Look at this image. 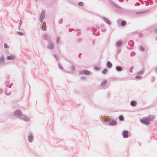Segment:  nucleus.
Listing matches in <instances>:
<instances>
[{
	"label": "nucleus",
	"mask_w": 157,
	"mask_h": 157,
	"mask_svg": "<svg viewBox=\"0 0 157 157\" xmlns=\"http://www.w3.org/2000/svg\"><path fill=\"white\" fill-rule=\"evenodd\" d=\"M107 82L106 80H105L102 81L100 85L102 87H104L106 84Z\"/></svg>",
	"instance_id": "obj_16"
},
{
	"label": "nucleus",
	"mask_w": 157,
	"mask_h": 157,
	"mask_svg": "<svg viewBox=\"0 0 157 157\" xmlns=\"http://www.w3.org/2000/svg\"><path fill=\"white\" fill-rule=\"evenodd\" d=\"M122 135L124 138H127L129 137L128 131L124 130L122 132Z\"/></svg>",
	"instance_id": "obj_6"
},
{
	"label": "nucleus",
	"mask_w": 157,
	"mask_h": 157,
	"mask_svg": "<svg viewBox=\"0 0 157 157\" xmlns=\"http://www.w3.org/2000/svg\"><path fill=\"white\" fill-rule=\"evenodd\" d=\"M151 80H152V81L153 82L154 81V80H155L154 78L153 77H152V78H151Z\"/></svg>",
	"instance_id": "obj_50"
},
{
	"label": "nucleus",
	"mask_w": 157,
	"mask_h": 157,
	"mask_svg": "<svg viewBox=\"0 0 157 157\" xmlns=\"http://www.w3.org/2000/svg\"><path fill=\"white\" fill-rule=\"evenodd\" d=\"M81 30L79 29H77L75 30V32L77 33V35L79 36L81 34Z\"/></svg>",
	"instance_id": "obj_23"
},
{
	"label": "nucleus",
	"mask_w": 157,
	"mask_h": 157,
	"mask_svg": "<svg viewBox=\"0 0 157 157\" xmlns=\"http://www.w3.org/2000/svg\"><path fill=\"white\" fill-rule=\"evenodd\" d=\"M139 49L140 51L142 50L143 52L145 50V48L142 46H140V48Z\"/></svg>",
	"instance_id": "obj_30"
},
{
	"label": "nucleus",
	"mask_w": 157,
	"mask_h": 157,
	"mask_svg": "<svg viewBox=\"0 0 157 157\" xmlns=\"http://www.w3.org/2000/svg\"><path fill=\"white\" fill-rule=\"evenodd\" d=\"M4 60V57L3 55H2L0 57V63H3Z\"/></svg>",
	"instance_id": "obj_15"
},
{
	"label": "nucleus",
	"mask_w": 157,
	"mask_h": 157,
	"mask_svg": "<svg viewBox=\"0 0 157 157\" xmlns=\"http://www.w3.org/2000/svg\"><path fill=\"white\" fill-rule=\"evenodd\" d=\"M15 56L14 55H10L6 57V59L8 60L14 59Z\"/></svg>",
	"instance_id": "obj_13"
},
{
	"label": "nucleus",
	"mask_w": 157,
	"mask_h": 157,
	"mask_svg": "<svg viewBox=\"0 0 157 157\" xmlns=\"http://www.w3.org/2000/svg\"><path fill=\"white\" fill-rule=\"evenodd\" d=\"M121 20V19H118L117 21V24H119L120 21Z\"/></svg>",
	"instance_id": "obj_45"
},
{
	"label": "nucleus",
	"mask_w": 157,
	"mask_h": 157,
	"mask_svg": "<svg viewBox=\"0 0 157 157\" xmlns=\"http://www.w3.org/2000/svg\"><path fill=\"white\" fill-rule=\"evenodd\" d=\"M121 51V49L120 48H119L117 51V53L118 54H119Z\"/></svg>",
	"instance_id": "obj_35"
},
{
	"label": "nucleus",
	"mask_w": 157,
	"mask_h": 157,
	"mask_svg": "<svg viewBox=\"0 0 157 157\" xmlns=\"http://www.w3.org/2000/svg\"><path fill=\"white\" fill-rule=\"evenodd\" d=\"M103 20L107 24L109 25H111V22L107 18L103 17L102 18Z\"/></svg>",
	"instance_id": "obj_8"
},
{
	"label": "nucleus",
	"mask_w": 157,
	"mask_h": 157,
	"mask_svg": "<svg viewBox=\"0 0 157 157\" xmlns=\"http://www.w3.org/2000/svg\"><path fill=\"white\" fill-rule=\"evenodd\" d=\"M22 113L20 110H17L15 111L13 113V115L16 117H18L20 118L21 116L22 115Z\"/></svg>",
	"instance_id": "obj_5"
},
{
	"label": "nucleus",
	"mask_w": 157,
	"mask_h": 157,
	"mask_svg": "<svg viewBox=\"0 0 157 157\" xmlns=\"http://www.w3.org/2000/svg\"><path fill=\"white\" fill-rule=\"evenodd\" d=\"M44 37L45 39V40H48V41L49 40L48 39V36L47 34H44Z\"/></svg>",
	"instance_id": "obj_21"
},
{
	"label": "nucleus",
	"mask_w": 157,
	"mask_h": 157,
	"mask_svg": "<svg viewBox=\"0 0 157 157\" xmlns=\"http://www.w3.org/2000/svg\"><path fill=\"white\" fill-rule=\"evenodd\" d=\"M54 56L56 59L57 60H58L59 59V58L58 57L57 55L56 54H54Z\"/></svg>",
	"instance_id": "obj_28"
},
{
	"label": "nucleus",
	"mask_w": 157,
	"mask_h": 157,
	"mask_svg": "<svg viewBox=\"0 0 157 157\" xmlns=\"http://www.w3.org/2000/svg\"><path fill=\"white\" fill-rule=\"evenodd\" d=\"M5 92V94L7 95H9L10 94L11 92L10 91L7 90Z\"/></svg>",
	"instance_id": "obj_24"
},
{
	"label": "nucleus",
	"mask_w": 157,
	"mask_h": 157,
	"mask_svg": "<svg viewBox=\"0 0 157 157\" xmlns=\"http://www.w3.org/2000/svg\"><path fill=\"white\" fill-rule=\"evenodd\" d=\"M141 77L139 75H136L135 76V78L136 79H140L141 78Z\"/></svg>",
	"instance_id": "obj_39"
},
{
	"label": "nucleus",
	"mask_w": 157,
	"mask_h": 157,
	"mask_svg": "<svg viewBox=\"0 0 157 157\" xmlns=\"http://www.w3.org/2000/svg\"><path fill=\"white\" fill-rule=\"evenodd\" d=\"M79 73L80 75H90L91 72L87 70H84L79 71Z\"/></svg>",
	"instance_id": "obj_4"
},
{
	"label": "nucleus",
	"mask_w": 157,
	"mask_h": 157,
	"mask_svg": "<svg viewBox=\"0 0 157 157\" xmlns=\"http://www.w3.org/2000/svg\"><path fill=\"white\" fill-rule=\"evenodd\" d=\"M155 73L157 74V67L155 69Z\"/></svg>",
	"instance_id": "obj_52"
},
{
	"label": "nucleus",
	"mask_w": 157,
	"mask_h": 157,
	"mask_svg": "<svg viewBox=\"0 0 157 157\" xmlns=\"http://www.w3.org/2000/svg\"><path fill=\"white\" fill-rule=\"evenodd\" d=\"M22 23V21L21 20V19H20L19 25H21Z\"/></svg>",
	"instance_id": "obj_46"
},
{
	"label": "nucleus",
	"mask_w": 157,
	"mask_h": 157,
	"mask_svg": "<svg viewBox=\"0 0 157 157\" xmlns=\"http://www.w3.org/2000/svg\"><path fill=\"white\" fill-rule=\"evenodd\" d=\"M21 26V25H19L18 27V29L19 30H20V28Z\"/></svg>",
	"instance_id": "obj_47"
},
{
	"label": "nucleus",
	"mask_w": 157,
	"mask_h": 157,
	"mask_svg": "<svg viewBox=\"0 0 157 157\" xmlns=\"http://www.w3.org/2000/svg\"><path fill=\"white\" fill-rule=\"evenodd\" d=\"M126 47L128 49H129V48L127 46H126Z\"/></svg>",
	"instance_id": "obj_58"
},
{
	"label": "nucleus",
	"mask_w": 157,
	"mask_h": 157,
	"mask_svg": "<svg viewBox=\"0 0 157 157\" xmlns=\"http://www.w3.org/2000/svg\"><path fill=\"white\" fill-rule=\"evenodd\" d=\"M4 47L5 48H9V46L6 43H5L4 44Z\"/></svg>",
	"instance_id": "obj_33"
},
{
	"label": "nucleus",
	"mask_w": 157,
	"mask_h": 157,
	"mask_svg": "<svg viewBox=\"0 0 157 157\" xmlns=\"http://www.w3.org/2000/svg\"><path fill=\"white\" fill-rule=\"evenodd\" d=\"M154 31H155V32H156V33H157V28H155V29H154Z\"/></svg>",
	"instance_id": "obj_49"
},
{
	"label": "nucleus",
	"mask_w": 157,
	"mask_h": 157,
	"mask_svg": "<svg viewBox=\"0 0 157 157\" xmlns=\"http://www.w3.org/2000/svg\"><path fill=\"white\" fill-rule=\"evenodd\" d=\"M155 40L157 41V36L155 38Z\"/></svg>",
	"instance_id": "obj_57"
},
{
	"label": "nucleus",
	"mask_w": 157,
	"mask_h": 157,
	"mask_svg": "<svg viewBox=\"0 0 157 157\" xmlns=\"http://www.w3.org/2000/svg\"><path fill=\"white\" fill-rule=\"evenodd\" d=\"M117 123V122L116 121L113 119L109 123V124L111 126H114L116 125Z\"/></svg>",
	"instance_id": "obj_10"
},
{
	"label": "nucleus",
	"mask_w": 157,
	"mask_h": 157,
	"mask_svg": "<svg viewBox=\"0 0 157 157\" xmlns=\"http://www.w3.org/2000/svg\"><path fill=\"white\" fill-rule=\"evenodd\" d=\"M45 16V11L43 10L40 15V21L41 22H42L44 21Z\"/></svg>",
	"instance_id": "obj_3"
},
{
	"label": "nucleus",
	"mask_w": 157,
	"mask_h": 157,
	"mask_svg": "<svg viewBox=\"0 0 157 157\" xmlns=\"http://www.w3.org/2000/svg\"><path fill=\"white\" fill-rule=\"evenodd\" d=\"M41 29L43 31H45L46 30V27H42Z\"/></svg>",
	"instance_id": "obj_38"
},
{
	"label": "nucleus",
	"mask_w": 157,
	"mask_h": 157,
	"mask_svg": "<svg viewBox=\"0 0 157 157\" xmlns=\"http://www.w3.org/2000/svg\"><path fill=\"white\" fill-rule=\"evenodd\" d=\"M128 45L129 46L132 47L134 45L133 41L132 40L129 41L128 42Z\"/></svg>",
	"instance_id": "obj_19"
},
{
	"label": "nucleus",
	"mask_w": 157,
	"mask_h": 157,
	"mask_svg": "<svg viewBox=\"0 0 157 157\" xmlns=\"http://www.w3.org/2000/svg\"><path fill=\"white\" fill-rule=\"evenodd\" d=\"M84 3L82 2H79L78 3V5L80 6H83Z\"/></svg>",
	"instance_id": "obj_29"
},
{
	"label": "nucleus",
	"mask_w": 157,
	"mask_h": 157,
	"mask_svg": "<svg viewBox=\"0 0 157 157\" xmlns=\"http://www.w3.org/2000/svg\"><path fill=\"white\" fill-rule=\"evenodd\" d=\"M97 31V29L96 28H94V29L93 31V34L95 35V36H97V34L96 33V32Z\"/></svg>",
	"instance_id": "obj_25"
},
{
	"label": "nucleus",
	"mask_w": 157,
	"mask_h": 157,
	"mask_svg": "<svg viewBox=\"0 0 157 157\" xmlns=\"http://www.w3.org/2000/svg\"><path fill=\"white\" fill-rule=\"evenodd\" d=\"M135 55V53L134 52H132L130 54V56H134Z\"/></svg>",
	"instance_id": "obj_41"
},
{
	"label": "nucleus",
	"mask_w": 157,
	"mask_h": 157,
	"mask_svg": "<svg viewBox=\"0 0 157 157\" xmlns=\"http://www.w3.org/2000/svg\"><path fill=\"white\" fill-rule=\"evenodd\" d=\"M17 33L18 34H19L20 36H22V35H23V34H24L23 33L21 32H17Z\"/></svg>",
	"instance_id": "obj_36"
},
{
	"label": "nucleus",
	"mask_w": 157,
	"mask_h": 157,
	"mask_svg": "<svg viewBox=\"0 0 157 157\" xmlns=\"http://www.w3.org/2000/svg\"><path fill=\"white\" fill-rule=\"evenodd\" d=\"M106 66L108 68H110L112 67L113 65L110 61H108L106 63Z\"/></svg>",
	"instance_id": "obj_12"
},
{
	"label": "nucleus",
	"mask_w": 157,
	"mask_h": 157,
	"mask_svg": "<svg viewBox=\"0 0 157 157\" xmlns=\"http://www.w3.org/2000/svg\"><path fill=\"white\" fill-rule=\"evenodd\" d=\"M28 140L29 142H32L33 140V136L32 134H30L29 136Z\"/></svg>",
	"instance_id": "obj_17"
},
{
	"label": "nucleus",
	"mask_w": 157,
	"mask_h": 157,
	"mask_svg": "<svg viewBox=\"0 0 157 157\" xmlns=\"http://www.w3.org/2000/svg\"><path fill=\"white\" fill-rule=\"evenodd\" d=\"M35 1L36 2L37 1V0H35Z\"/></svg>",
	"instance_id": "obj_61"
},
{
	"label": "nucleus",
	"mask_w": 157,
	"mask_h": 157,
	"mask_svg": "<svg viewBox=\"0 0 157 157\" xmlns=\"http://www.w3.org/2000/svg\"><path fill=\"white\" fill-rule=\"evenodd\" d=\"M12 84H13V83H11L10 84V87H9V88H10L11 86V85H12Z\"/></svg>",
	"instance_id": "obj_56"
},
{
	"label": "nucleus",
	"mask_w": 157,
	"mask_h": 157,
	"mask_svg": "<svg viewBox=\"0 0 157 157\" xmlns=\"http://www.w3.org/2000/svg\"><path fill=\"white\" fill-rule=\"evenodd\" d=\"M81 79L83 80H86V78L85 76H82L81 77Z\"/></svg>",
	"instance_id": "obj_40"
},
{
	"label": "nucleus",
	"mask_w": 157,
	"mask_h": 157,
	"mask_svg": "<svg viewBox=\"0 0 157 157\" xmlns=\"http://www.w3.org/2000/svg\"><path fill=\"white\" fill-rule=\"evenodd\" d=\"M126 24V22L125 21H122L121 22V25L122 26H124Z\"/></svg>",
	"instance_id": "obj_22"
},
{
	"label": "nucleus",
	"mask_w": 157,
	"mask_h": 157,
	"mask_svg": "<svg viewBox=\"0 0 157 157\" xmlns=\"http://www.w3.org/2000/svg\"><path fill=\"white\" fill-rule=\"evenodd\" d=\"M130 104L131 106H135L136 105L137 102L136 101H131Z\"/></svg>",
	"instance_id": "obj_14"
},
{
	"label": "nucleus",
	"mask_w": 157,
	"mask_h": 157,
	"mask_svg": "<svg viewBox=\"0 0 157 157\" xmlns=\"http://www.w3.org/2000/svg\"><path fill=\"white\" fill-rule=\"evenodd\" d=\"M68 30H69V32H71V29H69Z\"/></svg>",
	"instance_id": "obj_59"
},
{
	"label": "nucleus",
	"mask_w": 157,
	"mask_h": 157,
	"mask_svg": "<svg viewBox=\"0 0 157 157\" xmlns=\"http://www.w3.org/2000/svg\"><path fill=\"white\" fill-rule=\"evenodd\" d=\"M155 118V116L153 115H150L149 117H148V119L149 121H152Z\"/></svg>",
	"instance_id": "obj_20"
},
{
	"label": "nucleus",
	"mask_w": 157,
	"mask_h": 157,
	"mask_svg": "<svg viewBox=\"0 0 157 157\" xmlns=\"http://www.w3.org/2000/svg\"><path fill=\"white\" fill-rule=\"evenodd\" d=\"M20 118L25 121H29V118L28 117L25 115H23L22 114L20 117Z\"/></svg>",
	"instance_id": "obj_7"
},
{
	"label": "nucleus",
	"mask_w": 157,
	"mask_h": 157,
	"mask_svg": "<svg viewBox=\"0 0 157 157\" xmlns=\"http://www.w3.org/2000/svg\"><path fill=\"white\" fill-rule=\"evenodd\" d=\"M10 82H9L8 81H6L5 82V84L6 86L7 87H8L9 86V85L10 84Z\"/></svg>",
	"instance_id": "obj_26"
},
{
	"label": "nucleus",
	"mask_w": 157,
	"mask_h": 157,
	"mask_svg": "<svg viewBox=\"0 0 157 157\" xmlns=\"http://www.w3.org/2000/svg\"><path fill=\"white\" fill-rule=\"evenodd\" d=\"M81 54V53H79L78 55V57L79 58H81V57H80V55Z\"/></svg>",
	"instance_id": "obj_53"
},
{
	"label": "nucleus",
	"mask_w": 157,
	"mask_h": 157,
	"mask_svg": "<svg viewBox=\"0 0 157 157\" xmlns=\"http://www.w3.org/2000/svg\"><path fill=\"white\" fill-rule=\"evenodd\" d=\"M63 20L62 19H59L58 21V23L60 24H61L63 23Z\"/></svg>",
	"instance_id": "obj_32"
},
{
	"label": "nucleus",
	"mask_w": 157,
	"mask_h": 157,
	"mask_svg": "<svg viewBox=\"0 0 157 157\" xmlns=\"http://www.w3.org/2000/svg\"><path fill=\"white\" fill-rule=\"evenodd\" d=\"M116 70L118 72H120L122 71L123 68L121 66H117L115 68Z\"/></svg>",
	"instance_id": "obj_11"
},
{
	"label": "nucleus",
	"mask_w": 157,
	"mask_h": 157,
	"mask_svg": "<svg viewBox=\"0 0 157 157\" xmlns=\"http://www.w3.org/2000/svg\"><path fill=\"white\" fill-rule=\"evenodd\" d=\"M123 44V42L121 41H118L117 42L116 44V47L119 48Z\"/></svg>",
	"instance_id": "obj_9"
},
{
	"label": "nucleus",
	"mask_w": 157,
	"mask_h": 157,
	"mask_svg": "<svg viewBox=\"0 0 157 157\" xmlns=\"http://www.w3.org/2000/svg\"><path fill=\"white\" fill-rule=\"evenodd\" d=\"M144 70H142L140 71L137 73V74H138V75H141L144 73Z\"/></svg>",
	"instance_id": "obj_31"
},
{
	"label": "nucleus",
	"mask_w": 157,
	"mask_h": 157,
	"mask_svg": "<svg viewBox=\"0 0 157 157\" xmlns=\"http://www.w3.org/2000/svg\"><path fill=\"white\" fill-rule=\"evenodd\" d=\"M140 122L142 124L148 125L149 124V122L148 118L147 117H144L140 120Z\"/></svg>",
	"instance_id": "obj_2"
},
{
	"label": "nucleus",
	"mask_w": 157,
	"mask_h": 157,
	"mask_svg": "<svg viewBox=\"0 0 157 157\" xmlns=\"http://www.w3.org/2000/svg\"><path fill=\"white\" fill-rule=\"evenodd\" d=\"M94 69L96 71H98L99 69V68L97 67H94Z\"/></svg>",
	"instance_id": "obj_43"
},
{
	"label": "nucleus",
	"mask_w": 157,
	"mask_h": 157,
	"mask_svg": "<svg viewBox=\"0 0 157 157\" xmlns=\"http://www.w3.org/2000/svg\"><path fill=\"white\" fill-rule=\"evenodd\" d=\"M107 72V69H104L103 70L101 71V73L103 74H105Z\"/></svg>",
	"instance_id": "obj_27"
},
{
	"label": "nucleus",
	"mask_w": 157,
	"mask_h": 157,
	"mask_svg": "<svg viewBox=\"0 0 157 157\" xmlns=\"http://www.w3.org/2000/svg\"><path fill=\"white\" fill-rule=\"evenodd\" d=\"M54 47V44L51 40H49L48 41L47 45V48L50 50H52Z\"/></svg>",
	"instance_id": "obj_1"
},
{
	"label": "nucleus",
	"mask_w": 157,
	"mask_h": 157,
	"mask_svg": "<svg viewBox=\"0 0 157 157\" xmlns=\"http://www.w3.org/2000/svg\"><path fill=\"white\" fill-rule=\"evenodd\" d=\"M59 41V38L57 37L56 39V42L57 44H58Z\"/></svg>",
	"instance_id": "obj_37"
},
{
	"label": "nucleus",
	"mask_w": 157,
	"mask_h": 157,
	"mask_svg": "<svg viewBox=\"0 0 157 157\" xmlns=\"http://www.w3.org/2000/svg\"><path fill=\"white\" fill-rule=\"evenodd\" d=\"M58 66L59 67V68L61 69V70H63V66L62 65L60 64L59 63H58Z\"/></svg>",
	"instance_id": "obj_34"
},
{
	"label": "nucleus",
	"mask_w": 157,
	"mask_h": 157,
	"mask_svg": "<svg viewBox=\"0 0 157 157\" xmlns=\"http://www.w3.org/2000/svg\"><path fill=\"white\" fill-rule=\"evenodd\" d=\"M100 35V32L99 31H98V33L97 34L96 36H98Z\"/></svg>",
	"instance_id": "obj_51"
},
{
	"label": "nucleus",
	"mask_w": 157,
	"mask_h": 157,
	"mask_svg": "<svg viewBox=\"0 0 157 157\" xmlns=\"http://www.w3.org/2000/svg\"><path fill=\"white\" fill-rule=\"evenodd\" d=\"M95 40H94L92 41V43L94 45V43H95Z\"/></svg>",
	"instance_id": "obj_48"
},
{
	"label": "nucleus",
	"mask_w": 157,
	"mask_h": 157,
	"mask_svg": "<svg viewBox=\"0 0 157 157\" xmlns=\"http://www.w3.org/2000/svg\"><path fill=\"white\" fill-rule=\"evenodd\" d=\"M118 119L120 121H124V117L122 115H120L118 117Z\"/></svg>",
	"instance_id": "obj_18"
},
{
	"label": "nucleus",
	"mask_w": 157,
	"mask_h": 157,
	"mask_svg": "<svg viewBox=\"0 0 157 157\" xmlns=\"http://www.w3.org/2000/svg\"><path fill=\"white\" fill-rule=\"evenodd\" d=\"M113 6L115 7H117V5L115 4H113Z\"/></svg>",
	"instance_id": "obj_54"
},
{
	"label": "nucleus",
	"mask_w": 157,
	"mask_h": 157,
	"mask_svg": "<svg viewBox=\"0 0 157 157\" xmlns=\"http://www.w3.org/2000/svg\"><path fill=\"white\" fill-rule=\"evenodd\" d=\"M2 92V90L0 89V94H1Z\"/></svg>",
	"instance_id": "obj_55"
},
{
	"label": "nucleus",
	"mask_w": 157,
	"mask_h": 157,
	"mask_svg": "<svg viewBox=\"0 0 157 157\" xmlns=\"http://www.w3.org/2000/svg\"><path fill=\"white\" fill-rule=\"evenodd\" d=\"M71 70L73 71H74L75 70V67H74V66H71Z\"/></svg>",
	"instance_id": "obj_44"
},
{
	"label": "nucleus",
	"mask_w": 157,
	"mask_h": 157,
	"mask_svg": "<svg viewBox=\"0 0 157 157\" xmlns=\"http://www.w3.org/2000/svg\"><path fill=\"white\" fill-rule=\"evenodd\" d=\"M101 31L102 32H105L106 31V29H102L101 30Z\"/></svg>",
	"instance_id": "obj_42"
},
{
	"label": "nucleus",
	"mask_w": 157,
	"mask_h": 157,
	"mask_svg": "<svg viewBox=\"0 0 157 157\" xmlns=\"http://www.w3.org/2000/svg\"><path fill=\"white\" fill-rule=\"evenodd\" d=\"M139 13H142V12H139Z\"/></svg>",
	"instance_id": "obj_60"
}]
</instances>
